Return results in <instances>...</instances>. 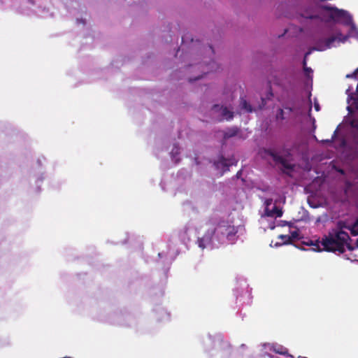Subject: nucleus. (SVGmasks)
Wrapping results in <instances>:
<instances>
[{
  "label": "nucleus",
  "instance_id": "nucleus-10",
  "mask_svg": "<svg viewBox=\"0 0 358 358\" xmlns=\"http://www.w3.org/2000/svg\"><path fill=\"white\" fill-rule=\"evenodd\" d=\"M240 106L242 109L245 110L248 113L252 111V108L245 99L241 97L240 99Z\"/></svg>",
  "mask_w": 358,
  "mask_h": 358
},
{
  "label": "nucleus",
  "instance_id": "nucleus-8",
  "mask_svg": "<svg viewBox=\"0 0 358 358\" xmlns=\"http://www.w3.org/2000/svg\"><path fill=\"white\" fill-rule=\"evenodd\" d=\"M270 350L279 355H285L288 354V350L280 345H273Z\"/></svg>",
  "mask_w": 358,
  "mask_h": 358
},
{
  "label": "nucleus",
  "instance_id": "nucleus-3",
  "mask_svg": "<svg viewBox=\"0 0 358 358\" xmlns=\"http://www.w3.org/2000/svg\"><path fill=\"white\" fill-rule=\"evenodd\" d=\"M218 228L222 235H224L230 243H234L237 239L238 227L230 225L228 222L222 221L218 224Z\"/></svg>",
  "mask_w": 358,
  "mask_h": 358
},
{
  "label": "nucleus",
  "instance_id": "nucleus-9",
  "mask_svg": "<svg viewBox=\"0 0 358 358\" xmlns=\"http://www.w3.org/2000/svg\"><path fill=\"white\" fill-rule=\"evenodd\" d=\"M238 133V129L237 127H232L227 129L224 134V138L225 139L231 138L237 135Z\"/></svg>",
  "mask_w": 358,
  "mask_h": 358
},
{
  "label": "nucleus",
  "instance_id": "nucleus-25",
  "mask_svg": "<svg viewBox=\"0 0 358 358\" xmlns=\"http://www.w3.org/2000/svg\"><path fill=\"white\" fill-rule=\"evenodd\" d=\"M299 358H307V357H299Z\"/></svg>",
  "mask_w": 358,
  "mask_h": 358
},
{
  "label": "nucleus",
  "instance_id": "nucleus-19",
  "mask_svg": "<svg viewBox=\"0 0 358 358\" xmlns=\"http://www.w3.org/2000/svg\"><path fill=\"white\" fill-rule=\"evenodd\" d=\"M284 109L287 110L289 113H291L293 111V108L288 106H285Z\"/></svg>",
  "mask_w": 358,
  "mask_h": 358
},
{
  "label": "nucleus",
  "instance_id": "nucleus-14",
  "mask_svg": "<svg viewBox=\"0 0 358 358\" xmlns=\"http://www.w3.org/2000/svg\"><path fill=\"white\" fill-rule=\"evenodd\" d=\"M278 238L279 239H281L282 241V244H291V241H290V238H289V235H279L278 236Z\"/></svg>",
  "mask_w": 358,
  "mask_h": 358
},
{
  "label": "nucleus",
  "instance_id": "nucleus-13",
  "mask_svg": "<svg viewBox=\"0 0 358 358\" xmlns=\"http://www.w3.org/2000/svg\"><path fill=\"white\" fill-rule=\"evenodd\" d=\"M350 125L352 129H354L356 131V132H355L353 135L354 141L355 142V136L358 135V120L352 119L350 122Z\"/></svg>",
  "mask_w": 358,
  "mask_h": 358
},
{
  "label": "nucleus",
  "instance_id": "nucleus-20",
  "mask_svg": "<svg viewBox=\"0 0 358 358\" xmlns=\"http://www.w3.org/2000/svg\"><path fill=\"white\" fill-rule=\"evenodd\" d=\"M271 203H272V199H266V201H265V203H266V206L271 205Z\"/></svg>",
  "mask_w": 358,
  "mask_h": 358
},
{
  "label": "nucleus",
  "instance_id": "nucleus-5",
  "mask_svg": "<svg viewBox=\"0 0 358 358\" xmlns=\"http://www.w3.org/2000/svg\"><path fill=\"white\" fill-rule=\"evenodd\" d=\"M266 152L272 157L275 163L280 164L284 169L288 170L293 169V166L290 164L283 156L278 155L272 150H268Z\"/></svg>",
  "mask_w": 358,
  "mask_h": 358
},
{
  "label": "nucleus",
  "instance_id": "nucleus-1",
  "mask_svg": "<svg viewBox=\"0 0 358 358\" xmlns=\"http://www.w3.org/2000/svg\"><path fill=\"white\" fill-rule=\"evenodd\" d=\"M338 229H333L324 235L320 241H310V243H306L307 245H314L316 247L315 249L317 251H326L336 254H343L345 252L346 248L352 251L355 250L354 246H352L349 241L351 238L349 234L344 231L342 229L344 227L343 222L338 223Z\"/></svg>",
  "mask_w": 358,
  "mask_h": 358
},
{
  "label": "nucleus",
  "instance_id": "nucleus-16",
  "mask_svg": "<svg viewBox=\"0 0 358 358\" xmlns=\"http://www.w3.org/2000/svg\"><path fill=\"white\" fill-rule=\"evenodd\" d=\"M285 110L282 108H280L276 114L277 120H285V117L284 116Z\"/></svg>",
  "mask_w": 358,
  "mask_h": 358
},
{
  "label": "nucleus",
  "instance_id": "nucleus-22",
  "mask_svg": "<svg viewBox=\"0 0 358 358\" xmlns=\"http://www.w3.org/2000/svg\"><path fill=\"white\" fill-rule=\"evenodd\" d=\"M315 110H319V109H320V106H319V105H318V104H315Z\"/></svg>",
  "mask_w": 358,
  "mask_h": 358
},
{
  "label": "nucleus",
  "instance_id": "nucleus-12",
  "mask_svg": "<svg viewBox=\"0 0 358 358\" xmlns=\"http://www.w3.org/2000/svg\"><path fill=\"white\" fill-rule=\"evenodd\" d=\"M268 216H274L275 215L277 217H280L282 215V210L280 208H279L278 207H277L276 206H275L273 208L272 210L269 213H268Z\"/></svg>",
  "mask_w": 358,
  "mask_h": 358
},
{
  "label": "nucleus",
  "instance_id": "nucleus-23",
  "mask_svg": "<svg viewBox=\"0 0 358 358\" xmlns=\"http://www.w3.org/2000/svg\"><path fill=\"white\" fill-rule=\"evenodd\" d=\"M198 79H199V78H194V79H191V78H190V79H189V82H192L193 80H198Z\"/></svg>",
  "mask_w": 358,
  "mask_h": 358
},
{
  "label": "nucleus",
  "instance_id": "nucleus-17",
  "mask_svg": "<svg viewBox=\"0 0 358 358\" xmlns=\"http://www.w3.org/2000/svg\"><path fill=\"white\" fill-rule=\"evenodd\" d=\"M355 227H358V219L355 221L352 228H348L349 229H350L351 234L353 236L358 235V231H356L355 229Z\"/></svg>",
  "mask_w": 358,
  "mask_h": 358
},
{
  "label": "nucleus",
  "instance_id": "nucleus-18",
  "mask_svg": "<svg viewBox=\"0 0 358 358\" xmlns=\"http://www.w3.org/2000/svg\"><path fill=\"white\" fill-rule=\"evenodd\" d=\"M358 73V68L355 71V72L351 75H348L347 78H353L356 77L357 74Z\"/></svg>",
  "mask_w": 358,
  "mask_h": 358
},
{
  "label": "nucleus",
  "instance_id": "nucleus-4",
  "mask_svg": "<svg viewBox=\"0 0 358 358\" xmlns=\"http://www.w3.org/2000/svg\"><path fill=\"white\" fill-rule=\"evenodd\" d=\"M212 110L213 113H220V121L223 120H226L227 121H230L234 118V112L229 110L227 106H220L218 104H215L212 107Z\"/></svg>",
  "mask_w": 358,
  "mask_h": 358
},
{
  "label": "nucleus",
  "instance_id": "nucleus-21",
  "mask_svg": "<svg viewBox=\"0 0 358 358\" xmlns=\"http://www.w3.org/2000/svg\"><path fill=\"white\" fill-rule=\"evenodd\" d=\"M355 144L358 145V134L355 136Z\"/></svg>",
  "mask_w": 358,
  "mask_h": 358
},
{
  "label": "nucleus",
  "instance_id": "nucleus-11",
  "mask_svg": "<svg viewBox=\"0 0 358 358\" xmlns=\"http://www.w3.org/2000/svg\"><path fill=\"white\" fill-rule=\"evenodd\" d=\"M294 148V146H288L287 145H284V146L282 148V153L283 154L284 157H289L292 156V152L293 151Z\"/></svg>",
  "mask_w": 358,
  "mask_h": 358
},
{
  "label": "nucleus",
  "instance_id": "nucleus-24",
  "mask_svg": "<svg viewBox=\"0 0 358 358\" xmlns=\"http://www.w3.org/2000/svg\"><path fill=\"white\" fill-rule=\"evenodd\" d=\"M357 247H358V239L357 240V242H356V246L354 247V248H357Z\"/></svg>",
  "mask_w": 358,
  "mask_h": 358
},
{
  "label": "nucleus",
  "instance_id": "nucleus-2",
  "mask_svg": "<svg viewBox=\"0 0 358 358\" xmlns=\"http://www.w3.org/2000/svg\"><path fill=\"white\" fill-rule=\"evenodd\" d=\"M348 36H343L342 34L338 33L337 34L336 36H333L328 38L318 41L316 43V47L313 48L305 54V58L303 62L305 75L307 77H310V74L313 73V70L311 69V68L306 66V59L308 55H309L311 53L312 50L324 51L327 49L330 48L332 46L333 43H334L336 40H338L339 41L344 43L348 40Z\"/></svg>",
  "mask_w": 358,
  "mask_h": 358
},
{
  "label": "nucleus",
  "instance_id": "nucleus-15",
  "mask_svg": "<svg viewBox=\"0 0 358 358\" xmlns=\"http://www.w3.org/2000/svg\"><path fill=\"white\" fill-rule=\"evenodd\" d=\"M290 241L292 243L294 240H298L300 238L299 232L298 230H295L291 232V235H289Z\"/></svg>",
  "mask_w": 358,
  "mask_h": 358
},
{
  "label": "nucleus",
  "instance_id": "nucleus-7",
  "mask_svg": "<svg viewBox=\"0 0 358 358\" xmlns=\"http://www.w3.org/2000/svg\"><path fill=\"white\" fill-rule=\"evenodd\" d=\"M236 161L234 159H227L224 157H221L220 160L215 162V165L217 169H222L223 171L229 170V167L233 165H236Z\"/></svg>",
  "mask_w": 358,
  "mask_h": 358
},
{
  "label": "nucleus",
  "instance_id": "nucleus-6",
  "mask_svg": "<svg viewBox=\"0 0 358 358\" xmlns=\"http://www.w3.org/2000/svg\"><path fill=\"white\" fill-rule=\"evenodd\" d=\"M215 233V229L208 230L203 236L199 238L197 240L199 247L203 250L208 245L210 244L212 242L213 236Z\"/></svg>",
  "mask_w": 358,
  "mask_h": 358
}]
</instances>
